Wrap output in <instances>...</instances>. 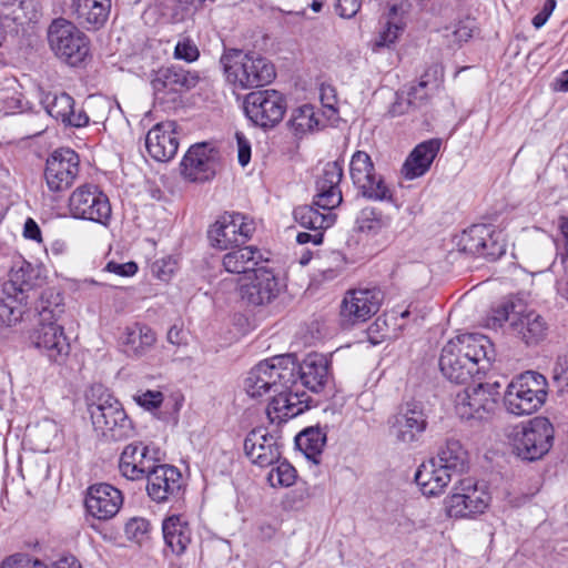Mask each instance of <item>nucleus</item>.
Segmentation results:
<instances>
[{"instance_id":"nucleus-1","label":"nucleus","mask_w":568,"mask_h":568,"mask_svg":"<svg viewBox=\"0 0 568 568\" xmlns=\"http://www.w3.org/2000/svg\"><path fill=\"white\" fill-rule=\"evenodd\" d=\"M494 358L489 338L478 333H465L449 339L442 349L439 367L454 383H466L485 374Z\"/></svg>"},{"instance_id":"nucleus-2","label":"nucleus","mask_w":568,"mask_h":568,"mask_svg":"<svg viewBox=\"0 0 568 568\" xmlns=\"http://www.w3.org/2000/svg\"><path fill=\"white\" fill-rule=\"evenodd\" d=\"M64 312L62 297L52 292L42 295L39 324L30 335L31 344L50 362L62 364L70 354V344L62 325L58 324Z\"/></svg>"},{"instance_id":"nucleus-3","label":"nucleus","mask_w":568,"mask_h":568,"mask_svg":"<svg viewBox=\"0 0 568 568\" xmlns=\"http://www.w3.org/2000/svg\"><path fill=\"white\" fill-rule=\"evenodd\" d=\"M88 410L94 430L108 440H124L134 435V426L121 403L103 385H93L87 394Z\"/></svg>"},{"instance_id":"nucleus-4","label":"nucleus","mask_w":568,"mask_h":568,"mask_svg":"<svg viewBox=\"0 0 568 568\" xmlns=\"http://www.w3.org/2000/svg\"><path fill=\"white\" fill-rule=\"evenodd\" d=\"M226 81L237 90L264 87L276 77L274 64L254 51L232 49L221 58Z\"/></svg>"},{"instance_id":"nucleus-5","label":"nucleus","mask_w":568,"mask_h":568,"mask_svg":"<svg viewBox=\"0 0 568 568\" xmlns=\"http://www.w3.org/2000/svg\"><path fill=\"white\" fill-rule=\"evenodd\" d=\"M297 364L292 355H281L260 362L250 369L244 389L252 398L262 397L296 383Z\"/></svg>"},{"instance_id":"nucleus-6","label":"nucleus","mask_w":568,"mask_h":568,"mask_svg":"<svg viewBox=\"0 0 568 568\" xmlns=\"http://www.w3.org/2000/svg\"><path fill=\"white\" fill-rule=\"evenodd\" d=\"M555 430L546 417H534L511 427L507 434L509 445L521 459L542 458L552 447Z\"/></svg>"},{"instance_id":"nucleus-7","label":"nucleus","mask_w":568,"mask_h":568,"mask_svg":"<svg viewBox=\"0 0 568 568\" xmlns=\"http://www.w3.org/2000/svg\"><path fill=\"white\" fill-rule=\"evenodd\" d=\"M547 395L546 377L537 372L528 371L509 383L504 395V405L513 415H530L545 404Z\"/></svg>"},{"instance_id":"nucleus-8","label":"nucleus","mask_w":568,"mask_h":568,"mask_svg":"<svg viewBox=\"0 0 568 568\" xmlns=\"http://www.w3.org/2000/svg\"><path fill=\"white\" fill-rule=\"evenodd\" d=\"M491 496L486 484L474 478L460 479L445 499L450 518H475L489 507Z\"/></svg>"},{"instance_id":"nucleus-9","label":"nucleus","mask_w":568,"mask_h":568,"mask_svg":"<svg viewBox=\"0 0 568 568\" xmlns=\"http://www.w3.org/2000/svg\"><path fill=\"white\" fill-rule=\"evenodd\" d=\"M48 40L54 54L72 67L81 64L89 55L88 37L65 19H57L50 24Z\"/></svg>"},{"instance_id":"nucleus-10","label":"nucleus","mask_w":568,"mask_h":568,"mask_svg":"<svg viewBox=\"0 0 568 568\" xmlns=\"http://www.w3.org/2000/svg\"><path fill=\"white\" fill-rule=\"evenodd\" d=\"M499 385L478 384L467 387L454 396V412L460 419L480 423L488 420L497 406Z\"/></svg>"},{"instance_id":"nucleus-11","label":"nucleus","mask_w":568,"mask_h":568,"mask_svg":"<svg viewBox=\"0 0 568 568\" xmlns=\"http://www.w3.org/2000/svg\"><path fill=\"white\" fill-rule=\"evenodd\" d=\"M68 210L77 220L90 221L108 226L112 209L108 195L95 184L85 183L75 187L69 196Z\"/></svg>"},{"instance_id":"nucleus-12","label":"nucleus","mask_w":568,"mask_h":568,"mask_svg":"<svg viewBox=\"0 0 568 568\" xmlns=\"http://www.w3.org/2000/svg\"><path fill=\"white\" fill-rule=\"evenodd\" d=\"M349 174L354 186L366 199L375 202H394V190L384 176L376 172L371 156L356 151L349 162Z\"/></svg>"},{"instance_id":"nucleus-13","label":"nucleus","mask_w":568,"mask_h":568,"mask_svg":"<svg viewBox=\"0 0 568 568\" xmlns=\"http://www.w3.org/2000/svg\"><path fill=\"white\" fill-rule=\"evenodd\" d=\"M287 109L285 97L273 89L253 91L244 99V112L256 126L272 129L284 118Z\"/></svg>"},{"instance_id":"nucleus-14","label":"nucleus","mask_w":568,"mask_h":568,"mask_svg":"<svg viewBox=\"0 0 568 568\" xmlns=\"http://www.w3.org/2000/svg\"><path fill=\"white\" fill-rule=\"evenodd\" d=\"M255 231L252 219L242 213L222 215L209 230L212 246L226 250L232 245L245 243Z\"/></svg>"},{"instance_id":"nucleus-15","label":"nucleus","mask_w":568,"mask_h":568,"mask_svg":"<svg viewBox=\"0 0 568 568\" xmlns=\"http://www.w3.org/2000/svg\"><path fill=\"white\" fill-rule=\"evenodd\" d=\"M458 247L462 252L491 260L501 256L506 251L501 233L485 224L471 225L465 230L459 236Z\"/></svg>"},{"instance_id":"nucleus-16","label":"nucleus","mask_w":568,"mask_h":568,"mask_svg":"<svg viewBox=\"0 0 568 568\" xmlns=\"http://www.w3.org/2000/svg\"><path fill=\"white\" fill-rule=\"evenodd\" d=\"M237 284L241 298L254 306L271 303L281 290L278 278L273 271L263 265L250 275L240 276Z\"/></svg>"},{"instance_id":"nucleus-17","label":"nucleus","mask_w":568,"mask_h":568,"mask_svg":"<svg viewBox=\"0 0 568 568\" xmlns=\"http://www.w3.org/2000/svg\"><path fill=\"white\" fill-rule=\"evenodd\" d=\"M219 151L209 143L192 145L181 161V173L191 182L211 180L217 170Z\"/></svg>"},{"instance_id":"nucleus-18","label":"nucleus","mask_w":568,"mask_h":568,"mask_svg":"<svg viewBox=\"0 0 568 568\" xmlns=\"http://www.w3.org/2000/svg\"><path fill=\"white\" fill-rule=\"evenodd\" d=\"M382 300V292L376 288L347 292L341 306L342 322L345 325L366 322L378 312Z\"/></svg>"},{"instance_id":"nucleus-19","label":"nucleus","mask_w":568,"mask_h":568,"mask_svg":"<svg viewBox=\"0 0 568 568\" xmlns=\"http://www.w3.org/2000/svg\"><path fill=\"white\" fill-rule=\"evenodd\" d=\"M79 173V156L71 149L55 150L47 160L45 181L53 192L71 186Z\"/></svg>"},{"instance_id":"nucleus-20","label":"nucleus","mask_w":568,"mask_h":568,"mask_svg":"<svg viewBox=\"0 0 568 568\" xmlns=\"http://www.w3.org/2000/svg\"><path fill=\"white\" fill-rule=\"evenodd\" d=\"M427 427V417L423 407L416 403H407L389 419L392 436L402 444L417 442Z\"/></svg>"},{"instance_id":"nucleus-21","label":"nucleus","mask_w":568,"mask_h":568,"mask_svg":"<svg viewBox=\"0 0 568 568\" xmlns=\"http://www.w3.org/2000/svg\"><path fill=\"white\" fill-rule=\"evenodd\" d=\"M407 26L406 11L402 6L392 4L379 20L375 36L371 41L374 53L392 50L397 44Z\"/></svg>"},{"instance_id":"nucleus-22","label":"nucleus","mask_w":568,"mask_h":568,"mask_svg":"<svg viewBox=\"0 0 568 568\" xmlns=\"http://www.w3.org/2000/svg\"><path fill=\"white\" fill-rule=\"evenodd\" d=\"M244 452L260 467L272 466L281 456L277 437L264 427L254 428L246 435Z\"/></svg>"},{"instance_id":"nucleus-23","label":"nucleus","mask_w":568,"mask_h":568,"mask_svg":"<svg viewBox=\"0 0 568 568\" xmlns=\"http://www.w3.org/2000/svg\"><path fill=\"white\" fill-rule=\"evenodd\" d=\"M122 504V493L109 484L91 486L84 500L88 514L99 520H108L114 517Z\"/></svg>"},{"instance_id":"nucleus-24","label":"nucleus","mask_w":568,"mask_h":568,"mask_svg":"<svg viewBox=\"0 0 568 568\" xmlns=\"http://www.w3.org/2000/svg\"><path fill=\"white\" fill-rule=\"evenodd\" d=\"M145 148L150 156L158 162L172 160L179 149L176 123L164 121L153 125L145 136Z\"/></svg>"},{"instance_id":"nucleus-25","label":"nucleus","mask_w":568,"mask_h":568,"mask_svg":"<svg viewBox=\"0 0 568 568\" xmlns=\"http://www.w3.org/2000/svg\"><path fill=\"white\" fill-rule=\"evenodd\" d=\"M154 95L161 102H174L178 95L195 84V78L174 67L158 70L151 81Z\"/></svg>"},{"instance_id":"nucleus-26","label":"nucleus","mask_w":568,"mask_h":568,"mask_svg":"<svg viewBox=\"0 0 568 568\" xmlns=\"http://www.w3.org/2000/svg\"><path fill=\"white\" fill-rule=\"evenodd\" d=\"M343 163L339 161L327 162L322 174L316 181L317 194L314 204L322 210H333L343 200L339 183L343 178Z\"/></svg>"},{"instance_id":"nucleus-27","label":"nucleus","mask_w":568,"mask_h":568,"mask_svg":"<svg viewBox=\"0 0 568 568\" xmlns=\"http://www.w3.org/2000/svg\"><path fill=\"white\" fill-rule=\"evenodd\" d=\"M156 458L150 454V447L142 443L129 444L124 447L119 462L122 476L130 480H140L152 471Z\"/></svg>"},{"instance_id":"nucleus-28","label":"nucleus","mask_w":568,"mask_h":568,"mask_svg":"<svg viewBox=\"0 0 568 568\" xmlns=\"http://www.w3.org/2000/svg\"><path fill=\"white\" fill-rule=\"evenodd\" d=\"M146 478L148 494L156 503H164L175 497L182 487L180 470L170 465H155Z\"/></svg>"},{"instance_id":"nucleus-29","label":"nucleus","mask_w":568,"mask_h":568,"mask_svg":"<svg viewBox=\"0 0 568 568\" xmlns=\"http://www.w3.org/2000/svg\"><path fill=\"white\" fill-rule=\"evenodd\" d=\"M295 385L296 383L290 387H282V389L273 392L274 396L266 410L272 423L281 424L296 417L308 408L305 394H298V390L293 392Z\"/></svg>"},{"instance_id":"nucleus-30","label":"nucleus","mask_w":568,"mask_h":568,"mask_svg":"<svg viewBox=\"0 0 568 568\" xmlns=\"http://www.w3.org/2000/svg\"><path fill=\"white\" fill-rule=\"evenodd\" d=\"M40 281L39 271L23 258L13 262L8 281L4 285L6 292L17 302L27 303L29 293Z\"/></svg>"},{"instance_id":"nucleus-31","label":"nucleus","mask_w":568,"mask_h":568,"mask_svg":"<svg viewBox=\"0 0 568 568\" xmlns=\"http://www.w3.org/2000/svg\"><path fill=\"white\" fill-rule=\"evenodd\" d=\"M40 102L49 115L63 123L81 128L89 122L83 111L74 110V101L67 93H41Z\"/></svg>"},{"instance_id":"nucleus-32","label":"nucleus","mask_w":568,"mask_h":568,"mask_svg":"<svg viewBox=\"0 0 568 568\" xmlns=\"http://www.w3.org/2000/svg\"><path fill=\"white\" fill-rule=\"evenodd\" d=\"M303 386L314 393L321 392L331 377L328 358L318 353L308 354L296 368Z\"/></svg>"},{"instance_id":"nucleus-33","label":"nucleus","mask_w":568,"mask_h":568,"mask_svg":"<svg viewBox=\"0 0 568 568\" xmlns=\"http://www.w3.org/2000/svg\"><path fill=\"white\" fill-rule=\"evenodd\" d=\"M111 6V0H71L70 9L80 26L97 30L108 21Z\"/></svg>"},{"instance_id":"nucleus-34","label":"nucleus","mask_w":568,"mask_h":568,"mask_svg":"<svg viewBox=\"0 0 568 568\" xmlns=\"http://www.w3.org/2000/svg\"><path fill=\"white\" fill-rule=\"evenodd\" d=\"M155 332L145 324L133 323L124 327L119 343L129 357L140 358L154 346Z\"/></svg>"},{"instance_id":"nucleus-35","label":"nucleus","mask_w":568,"mask_h":568,"mask_svg":"<svg viewBox=\"0 0 568 568\" xmlns=\"http://www.w3.org/2000/svg\"><path fill=\"white\" fill-rule=\"evenodd\" d=\"M452 478L449 473L434 457L424 462L415 474L417 486L422 494L427 497L442 495L452 481Z\"/></svg>"},{"instance_id":"nucleus-36","label":"nucleus","mask_w":568,"mask_h":568,"mask_svg":"<svg viewBox=\"0 0 568 568\" xmlns=\"http://www.w3.org/2000/svg\"><path fill=\"white\" fill-rule=\"evenodd\" d=\"M440 149V140L430 139L416 145L405 160L402 174L406 180L423 176L429 169Z\"/></svg>"},{"instance_id":"nucleus-37","label":"nucleus","mask_w":568,"mask_h":568,"mask_svg":"<svg viewBox=\"0 0 568 568\" xmlns=\"http://www.w3.org/2000/svg\"><path fill=\"white\" fill-rule=\"evenodd\" d=\"M164 542L171 551L183 555L192 541V529L187 520L181 515H171L162 523Z\"/></svg>"},{"instance_id":"nucleus-38","label":"nucleus","mask_w":568,"mask_h":568,"mask_svg":"<svg viewBox=\"0 0 568 568\" xmlns=\"http://www.w3.org/2000/svg\"><path fill=\"white\" fill-rule=\"evenodd\" d=\"M267 260L258 248L245 246L226 253L222 262L226 272L246 276L255 272L260 264Z\"/></svg>"},{"instance_id":"nucleus-39","label":"nucleus","mask_w":568,"mask_h":568,"mask_svg":"<svg viewBox=\"0 0 568 568\" xmlns=\"http://www.w3.org/2000/svg\"><path fill=\"white\" fill-rule=\"evenodd\" d=\"M511 328L527 345H532L546 337L548 325L535 311L523 310L517 312L516 318H511Z\"/></svg>"},{"instance_id":"nucleus-40","label":"nucleus","mask_w":568,"mask_h":568,"mask_svg":"<svg viewBox=\"0 0 568 568\" xmlns=\"http://www.w3.org/2000/svg\"><path fill=\"white\" fill-rule=\"evenodd\" d=\"M434 458L453 477L466 469L468 454L460 442L452 439L446 442Z\"/></svg>"},{"instance_id":"nucleus-41","label":"nucleus","mask_w":568,"mask_h":568,"mask_svg":"<svg viewBox=\"0 0 568 568\" xmlns=\"http://www.w3.org/2000/svg\"><path fill=\"white\" fill-rule=\"evenodd\" d=\"M320 209L310 205L298 206L294 210V219L305 229L312 231L326 230L335 223L336 215L332 213V210L321 212Z\"/></svg>"},{"instance_id":"nucleus-42","label":"nucleus","mask_w":568,"mask_h":568,"mask_svg":"<svg viewBox=\"0 0 568 568\" xmlns=\"http://www.w3.org/2000/svg\"><path fill=\"white\" fill-rule=\"evenodd\" d=\"M295 443L308 459L317 463L326 444V433L321 427H308L296 436Z\"/></svg>"},{"instance_id":"nucleus-43","label":"nucleus","mask_w":568,"mask_h":568,"mask_svg":"<svg viewBox=\"0 0 568 568\" xmlns=\"http://www.w3.org/2000/svg\"><path fill=\"white\" fill-rule=\"evenodd\" d=\"M390 222L388 215L374 207H364L356 219L358 231L367 236H377L385 233L389 229Z\"/></svg>"},{"instance_id":"nucleus-44","label":"nucleus","mask_w":568,"mask_h":568,"mask_svg":"<svg viewBox=\"0 0 568 568\" xmlns=\"http://www.w3.org/2000/svg\"><path fill=\"white\" fill-rule=\"evenodd\" d=\"M1 16L19 26H23L36 21L38 12L32 0H10L2 4Z\"/></svg>"},{"instance_id":"nucleus-45","label":"nucleus","mask_w":568,"mask_h":568,"mask_svg":"<svg viewBox=\"0 0 568 568\" xmlns=\"http://www.w3.org/2000/svg\"><path fill=\"white\" fill-rule=\"evenodd\" d=\"M288 125L296 135L312 132L318 126V118L315 108L311 104H303L295 108L291 113Z\"/></svg>"},{"instance_id":"nucleus-46","label":"nucleus","mask_w":568,"mask_h":568,"mask_svg":"<svg viewBox=\"0 0 568 568\" xmlns=\"http://www.w3.org/2000/svg\"><path fill=\"white\" fill-rule=\"evenodd\" d=\"M474 28V21L466 19L446 27L443 30V37L449 47L460 45L473 37Z\"/></svg>"},{"instance_id":"nucleus-47","label":"nucleus","mask_w":568,"mask_h":568,"mask_svg":"<svg viewBox=\"0 0 568 568\" xmlns=\"http://www.w3.org/2000/svg\"><path fill=\"white\" fill-rule=\"evenodd\" d=\"M296 470L286 460L278 462L267 474V481L272 487H290L296 481Z\"/></svg>"},{"instance_id":"nucleus-48","label":"nucleus","mask_w":568,"mask_h":568,"mask_svg":"<svg viewBox=\"0 0 568 568\" xmlns=\"http://www.w3.org/2000/svg\"><path fill=\"white\" fill-rule=\"evenodd\" d=\"M133 400L144 410L150 412L158 418L160 415V407L164 404V395L159 389H139L133 395Z\"/></svg>"},{"instance_id":"nucleus-49","label":"nucleus","mask_w":568,"mask_h":568,"mask_svg":"<svg viewBox=\"0 0 568 568\" xmlns=\"http://www.w3.org/2000/svg\"><path fill=\"white\" fill-rule=\"evenodd\" d=\"M178 268V260L173 256L158 258L151 266L152 274L162 282H169Z\"/></svg>"},{"instance_id":"nucleus-50","label":"nucleus","mask_w":568,"mask_h":568,"mask_svg":"<svg viewBox=\"0 0 568 568\" xmlns=\"http://www.w3.org/2000/svg\"><path fill=\"white\" fill-rule=\"evenodd\" d=\"M444 80V69L440 64L434 63L429 65L420 77L419 87L427 88L430 92H436Z\"/></svg>"},{"instance_id":"nucleus-51","label":"nucleus","mask_w":568,"mask_h":568,"mask_svg":"<svg viewBox=\"0 0 568 568\" xmlns=\"http://www.w3.org/2000/svg\"><path fill=\"white\" fill-rule=\"evenodd\" d=\"M21 306L13 305V301L0 302V328L11 327L22 318Z\"/></svg>"},{"instance_id":"nucleus-52","label":"nucleus","mask_w":568,"mask_h":568,"mask_svg":"<svg viewBox=\"0 0 568 568\" xmlns=\"http://www.w3.org/2000/svg\"><path fill=\"white\" fill-rule=\"evenodd\" d=\"M516 317L517 312L514 311V306L505 304L493 310L491 314L487 318L486 326L493 329H497L501 327L505 322H509L511 325V318Z\"/></svg>"},{"instance_id":"nucleus-53","label":"nucleus","mask_w":568,"mask_h":568,"mask_svg":"<svg viewBox=\"0 0 568 568\" xmlns=\"http://www.w3.org/2000/svg\"><path fill=\"white\" fill-rule=\"evenodd\" d=\"M554 383L558 392L562 395L568 394V359L559 357L554 366Z\"/></svg>"},{"instance_id":"nucleus-54","label":"nucleus","mask_w":568,"mask_h":568,"mask_svg":"<svg viewBox=\"0 0 568 568\" xmlns=\"http://www.w3.org/2000/svg\"><path fill=\"white\" fill-rule=\"evenodd\" d=\"M199 54L197 47L189 38L179 40L174 49V58L186 62L195 61L199 58Z\"/></svg>"},{"instance_id":"nucleus-55","label":"nucleus","mask_w":568,"mask_h":568,"mask_svg":"<svg viewBox=\"0 0 568 568\" xmlns=\"http://www.w3.org/2000/svg\"><path fill=\"white\" fill-rule=\"evenodd\" d=\"M150 523L145 518H131L125 525V534L128 538L140 541L149 532Z\"/></svg>"},{"instance_id":"nucleus-56","label":"nucleus","mask_w":568,"mask_h":568,"mask_svg":"<svg viewBox=\"0 0 568 568\" xmlns=\"http://www.w3.org/2000/svg\"><path fill=\"white\" fill-rule=\"evenodd\" d=\"M0 568H42V561L28 556L14 555L4 559Z\"/></svg>"},{"instance_id":"nucleus-57","label":"nucleus","mask_w":568,"mask_h":568,"mask_svg":"<svg viewBox=\"0 0 568 568\" xmlns=\"http://www.w3.org/2000/svg\"><path fill=\"white\" fill-rule=\"evenodd\" d=\"M320 100L322 105L332 112L337 111V97L336 90L329 84H322L320 88Z\"/></svg>"},{"instance_id":"nucleus-58","label":"nucleus","mask_w":568,"mask_h":568,"mask_svg":"<svg viewBox=\"0 0 568 568\" xmlns=\"http://www.w3.org/2000/svg\"><path fill=\"white\" fill-rule=\"evenodd\" d=\"M105 270L120 276L130 277L138 272V265L134 262L116 263L111 261L106 264Z\"/></svg>"},{"instance_id":"nucleus-59","label":"nucleus","mask_w":568,"mask_h":568,"mask_svg":"<svg viewBox=\"0 0 568 568\" xmlns=\"http://www.w3.org/2000/svg\"><path fill=\"white\" fill-rule=\"evenodd\" d=\"M237 160L242 166H246L251 160V143L243 133H236Z\"/></svg>"},{"instance_id":"nucleus-60","label":"nucleus","mask_w":568,"mask_h":568,"mask_svg":"<svg viewBox=\"0 0 568 568\" xmlns=\"http://www.w3.org/2000/svg\"><path fill=\"white\" fill-rule=\"evenodd\" d=\"M336 11L342 18H353L361 9V0H336Z\"/></svg>"},{"instance_id":"nucleus-61","label":"nucleus","mask_w":568,"mask_h":568,"mask_svg":"<svg viewBox=\"0 0 568 568\" xmlns=\"http://www.w3.org/2000/svg\"><path fill=\"white\" fill-rule=\"evenodd\" d=\"M556 0H546L544 6H542V9L540 10V12H538L534 18H532V26L536 28V29H540L541 27H544L546 24V22L548 21V19L550 18V16L552 14L555 8H556Z\"/></svg>"},{"instance_id":"nucleus-62","label":"nucleus","mask_w":568,"mask_h":568,"mask_svg":"<svg viewBox=\"0 0 568 568\" xmlns=\"http://www.w3.org/2000/svg\"><path fill=\"white\" fill-rule=\"evenodd\" d=\"M0 100L4 103V113H11L20 109V100L16 97V92L11 89L1 90Z\"/></svg>"},{"instance_id":"nucleus-63","label":"nucleus","mask_w":568,"mask_h":568,"mask_svg":"<svg viewBox=\"0 0 568 568\" xmlns=\"http://www.w3.org/2000/svg\"><path fill=\"white\" fill-rule=\"evenodd\" d=\"M179 1V8L172 19L175 22L182 21L185 19L186 16H189L193 9H195L197 6L202 4L205 0H178Z\"/></svg>"},{"instance_id":"nucleus-64","label":"nucleus","mask_w":568,"mask_h":568,"mask_svg":"<svg viewBox=\"0 0 568 568\" xmlns=\"http://www.w3.org/2000/svg\"><path fill=\"white\" fill-rule=\"evenodd\" d=\"M42 568H81V565L75 557L65 556L52 562L51 565L42 562Z\"/></svg>"}]
</instances>
